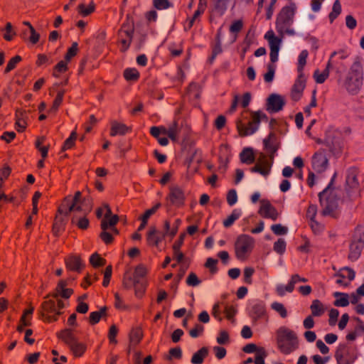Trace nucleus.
I'll return each mask as SVG.
<instances>
[{"instance_id": "obj_5", "label": "nucleus", "mask_w": 364, "mask_h": 364, "mask_svg": "<svg viewBox=\"0 0 364 364\" xmlns=\"http://www.w3.org/2000/svg\"><path fill=\"white\" fill-rule=\"evenodd\" d=\"M334 356L338 364H352L357 358V350L347 344H339Z\"/></svg>"}, {"instance_id": "obj_33", "label": "nucleus", "mask_w": 364, "mask_h": 364, "mask_svg": "<svg viewBox=\"0 0 364 364\" xmlns=\"http://www.w3.org/2000/svg\"><path fill=\"white\" fill-rule=\"evenodd\" d=\"M264 313L265 305L263 303L259 302L252 306L251 309V315L254 318L258 319L262 317Z\"/></svg>"}, {"instance_id": "obj_46", "label": "nucleus", "mask_w": 364, "mask_h": 364, "mask_svg": "<svg viewBox=\"0 0 364 364\" xmlns=\"http://www.w3.org/2000/svg\"><path fill=\"white\" fill-rule=\"evenodd\" d=\"M124 77L128 81H136L139 77V73L135 68H127L124 71Z\"/></svg>"}, {"instance_id": "obj_20", "label": "nucleus", "mask_w": 364, "mask_h": 364, "mask_svg": "<svg viewBox=\"0 0 364 364\" xmlns=\"http://www.w3.org/2000/svg\"><path fill=\"white\" fill-rule=\"evenodd\" d=\"M164 238L165 234L157 230L154 226L151 227L147 232L146 240L150 246L157 247Z\"/></svg>"}, {"instance_id": "obj_44", "label": "nucleus", "mask_w": 364, "mask_h": 364, "mask_svg": "<svg viewBox=\"0 0 364 364\" xmlns=\"http://www.w3.org/2000/svg\"><path fill=\"white\" fill-rule=\"evenodd\" d=\"M241 215V213L238 210H234L232 213L223 221V225L225 228L230 227L234 222L237 220Z\"/></svg>"}, {"instance_id": "obj_11", "label": "nucleus", "mask_w": 364, "mask_h": 364, "mask_svg": "<svg viewBox=\"0 0 364 364\" xmlns=\"http://www.w3.org/2000/svg\"><path fill=\"white\" fill-rule=\"evenodd\" d=\"M65 306V304L59 299H53L51 297L43 301L41 306V311L46 313H54L56 315H60L62 313L60 311L61 309Z\"/></svg>"}, {"instance_id": "obj_43", "label": "nucleus", "mask_w": 364, "mask_h": 364, "mask_svg": "<svg viewBox=\"0 0 364 364\" xmlns=\"http://www.w3.org/2000/svg\"><path fill=\"white\" fill-rule=\"evenodd\" d=\"M341 13V5L339 0H336L333 4L332 11L329 14L328 18L332 23Z\"/></svg>"}, {"instance_id": "obj_13", "label": "nucleus", "mask_w": 364, "mask_h": 364, "mask_svg": "<svg viewBox=\"0 0 364 364\" xmlns=\"http://www.w3.org/2000/svg\"><path fill=\"white\" fill-rule=\"evenodd\" d=\"M260 208L258 213L264 218H270L276 220L279 217V213L277 209L270 203L268 200L262 199L260 200Z\"/></svg>"}, {"instance_id": "obj_15", "label": "nucleus", "mask_w": 364, "mask_h": 364, "mask_svg": "<svg viewBox=\"0 0 364 364\" xmlns=\"http://www.w3.org/2000/svg\"><path fill=\"white\" fill-rule=\"evenodd\" d=\"M328 162L324 149H319L312 157L313 168L317 172L324 171L328 166Z\"/></svg>"}, {"instance_id": "obj_29", "label": "nucleus", "mask_w": 364, "mask_h": 364, "mask_svg": "<svg viewBox=\"0 0 364 364\" xmlns=\"http://www.w3.org/2000/svg\"><path fill=\"white\" fill-rule=\"evenodd\" d=\"M310 309L313 316H321L325 312L324 306L318 299H315L312 301Z\"/></svg>"}, {"instance_id": "obj_7", "label": "nucleus", "mask_w": 364, "mask_h": 364, "mask_svg": "<svg viewBox=\"0 0 364 364\" xmlns=\"http://www.w3.org/2000/svg\"><path fill=\"white\" fill-rule=\"evenodd\" d=\"M254 247V239L247 235H240L235 245V255L237 259H244L246 255L251 252Z\"/></svg>"}, {"instance_id": "obj_54", "label": "nucleus", "mask_w": 364, "mask_h": 364, "mask_svg": "<svg viewBox=\"0 0 364 364\" xmlns=\"http://www.w3.org/2000/svg\"><path fill=\"white\" fill-rule=\"evenodd\" d=\"M273 249L277 253L282 255L286 250L285 240L283 238L278 239L277 241L274 242Z\"/></svg>"}, {"instance_id": "obj_39", "label": "nucleus", "mask_w": 364, "mask_h": 364, "mask_svg": "<svg viewBox=\"0 0 364 364\" xmlns=\"http://www.w3.org/2000/svg\"><path fill=\"white\" fill-rule=\"evenodd\" d=\"M143 333L139 328H134L129 334V341L131 344L137 345L141 340Z\"/></svg>"}, {"instance_id": "obj_35", "label": "nucleus", "mask_w": 364, "mask_h": 364, "mask_svg": "<svg viewBox=\"0 0 364 364\" xmlns=\"http://www.w3.org/2000/svg\"><path fill=\"white\" fill-rule=\"evenodd\" d=\"M101 228L102 229V232L100 233V238L105 244H110L113 241L112 235L106 231L107 229V221L106 220H102L101 222Z\"/></svg>"}, {"instance_id": "obj_59", "label": "nucleus", "mask_w": 364, "mask_h": 364, "mask_svg": "<svg viewBox=\"0 0 364 364\" xmlns=\"http://www.w3.org/2000/svg\"><path fill=\"white\" fill-rule=\"evenodd\" d=\"M267 70H268L267 72L264 75V79L266 82L269 83V82H272L274 77L275 65L273 63L268 64Z\"/></svg>"}, {"instance_id": "obj_60", "label": "nucleus", "mask_w": 364, "mask_h": 364, "mask_svg": "<svg viewBox=\"0 0 364 364\" xmlns=\"http://www.w3.org/2000/svg\"><path fill=\"white\" fill-rule=\"evenodd\" d=\"M327 146L329 148L330 151L334 154L338 155L341 153L342 151V146L340 141H336L335 142H331V144L326 141Z\"/></svg>"}, {"instance_id": "obj_42", "label": "nucleus", "mask_w": 364, "mask_h": 364, "mask_svg": "<svg viewBox=\"0 0 364 364\" xmlns=\"http://www.w3.org/2000/svg\"><path fill=\"white\" fill-rule=\"evenodd\" d=\"M67 283L64 280L59 281L55 291L45 296V299H48L50 297H53V299H58L60 296V292H61L63 289H65V287Z\"/></svg>"}, {"instance_id": "obj_48", "label": "nucleus", "mask_w": 364, "mask_h": 364, "mask_svg": "<svg viewBox=\"0 0 364 364\" xmlns=\"http://www.w3.org/2000/svg\"><path fill=\"white\" fill-rule=\"evenodd\" d=\"M77 139V132L75 131L72 132L70 136L65 141L62 147V151H64L67 149H70L75 145V141Z\"/></svg>"}, {"instance_id": "obj_45", "label": "nucleus", "mask_w": 364, "mask_h": 364, "mask_svg": "<svg viewBox=\"0 0 364 364\" xmlns=\"http://www.w3.org/2000/svg\"><path fill=\"white\" fill-rule=\"evenodd\" d=\"M346 183L352 188H355L358 186L359 183L357 178L355 169L349 170L346 178Z\"/></svg>"}, {"instance_id": "obj_4", "label": "nucleus", "mask_w": 364, "mask_h": 364, "mask_svg": "<svg viewBox=\"0 0 364 364\" xmlns=\"http://www.w3.org/2000/svg\"><path fill=\"white\" fill-rule=\"evenodd\" d=\"M296 6L294 4L283 7L277 15L276 20L277 31L283 36L284 33L290 36L295 34L291 26L294 21Z\"/></svg>"}, {"instance_id": "obj_37", "label": "nucleus", "mask_w": 364, "mask_h": 364, "mask_svg": "<svg viewBox=\"0 0 364 364\" xmlns=\"http://www.w3.org/2000/svg\"><path fill=\"white\" fill-rule=\"evenodd\" d=\"M333 296L335 297L341 296L340 299H338L334 301L333 304L336 306L345 307V306H347L350 303L349 296L348 294L341 293V292H335L333 294Z\"/></svg>"}, {"instance_id": "obj_9", "label": "nucleus", "mask_w": 364, "mask_h": 364, "mask_svg": "<svg viewBox=\"0 0 364 364\" xmlns=\"http://www.w3.org/2000/svg\"><path fill=\"white\" fill-rule=\"evenodd\" d=\"M264 149L267 156L274 159V156L279 148L280 141L274 131H271L268 136L263 140Z\"/></svg>"}, {"instance_id": "obj_31", "label": "nucleus", "mask_w": 364, "mask_h": 364, "mask_svg": "<svg viewBox=\"0 0 364 364\" xmlns=\"http://www.w3.org/2000/svg\"><path fill=\"white\" fill-rule=\"evenodd\" d=\"M58 338L63 340L68 346L76 340V338L73 333V330L70 328H65L62 330L58 333Z\"/></svg>"}, {"instance_id": "obj_28", "label": "nucleus", "mask_w": 364, "mask_h": 364, "mask_svg": "<svg viewBox=\"0 0 364 364\" xmlns=\"http://www.w3.org/2000/svg\"><path fill=\"white\" fill-rule=\"evenodd\" d=\"M208 355V348L203 347L196 353H195L191 358V363L193 364H202L204 358Z\"/></svg>"}, {"instance_id": "obj_1", "label": "nucleus", "mask_w": 364, "mask_h": 364, "mask_svg": "<svg viewBox=\"0 0 364 364\" xmlns=\"http://www.w3.org/2000/svg\"><path fill=\"white\" fill-rule=\"evenodd\" d=\"M276 341L279 351L289 355L299 348V339L296 333L286 326H282L276 332Z\"/></svg>"}, {"instance_id": "obj_58", "label": "nucleus", "mask_w": 364, "mask_h": 364, "mask_svg": "<svg viewBox=\"0 0 364 364\" xmlns=\"http://www.w3.org/2000/svg\"><path fill=\"white\" fill-rule=\"evenodd\" d=\"M267 356V353L263 347H260L257 353L255 355V364H264V358Z\"/></svg>"}, {"instance_id": "obj_38", "label": "nucleus", "mask_w": 364, "mask_h": 364, "mask_svg": "<svg viewBox=\"0 0 364 364\" xmlns=\"http://www.w3.org/2000/svg\"><path fill=\"white\" fill-rule=\"evenodd\" d=\"M134 34V26L129 23H123L121 29L119 31V36L124 38H130L132 40Z\"/></svg>"}, {"instance_id": "obj_25", "label": "nucleus", "mask_w": 364, "mask_h": 364, "mask_svg": "<svg viewBox=\"0 0 364 364\" xmlns=\"http://www.w3.org/2000/svg\"><path fill=\"white\" fill-rule=\"evenodd\" d=\"M363 247V244L361 239L359 240L358 242L352 243L350 247L348 258L352 261L358 259L361 254Z\"/></svg>"}, {"instance_id": "obj_17", "label": "nucleus", "mask_w": 364, "mask_h": 364, "mask_svg": "<svg viewBox=\"0 0 364 364\" xmlns=\"http://www.w3.org/2000/svg\"><path fill=\"white\" fill-rule=\"evenodd\" d=\"M305 85L306 80L304 75L299 74L291 89V97L293 100L298 101L301 98Z\"/></svg>"}, {"instance_id": "obj_53", "label": "nucleus", "mask_w": 364, "mask_h": 364, "mask_svg": "<svg viewBox=\"0 0 364 364\" xmlns=\"http://www.w3.org/2000/svg\"><path fill=\"white\" fill-rule=\"evenodd\" d=\"M271 307L273 310L277 311L282 318L287 316V311L282 303L274 302L272 304Z\"/></svg>"}, {"instance_id": "obj_34", "label": "nucleus", "mask_w": 364, "mask_h": 364, "mask_svg": "<svg viewBox=\"0 0 364 364\" xmlns=\"http://www.w3.org/2000/svg\"><path fill=\"white\" fill-rule=\"evenodd\" d=\"M146 273L147 269L143 264L136 266L134 272V284H140L141 279L144 277Z\"/></svg>"}, {"instance_id": "obj_23", "label": "nucleus", "mask_w": 364, "mask_h": 364, "mask_svg": "<svg viewBox=\"0 0 364 364\" xmlns=\"http://www.w3.org/2000/svg\"><path fill=\"white\" fill-rule=\"evenodd\" d=\"M67 217L68 216H65L64 214H59L57 211V215L53 225V232L54 235H58L60 231L64 230L67 223Z\"/></svg>"}, {"instance_id": "obj_62", "label": "nucleus", "mask_w": 364, "mask_h": 364, "mask_svg": "<svg viewBox=\"0 0 364 364\" xmlns=\"http://www.w3.org/2000/svg\"><path fill=\"white\" fill-rule=\"evenodd\" d=\"M77 50H78L77 43L74 42L72 44L71 47L69 48V49L68 50V52L66 53V54L65 55V61H67V62L70 61L73 57H74L75 55H77Z\"/></svg>"}, {"instance_id": "obj_21", "label": "nucleus", "mask_w": 364, "mask_h": 364, "mask_svg": "<svg viewBox=\"0 0 364 364\" xmlns=\"http://www.w3.org/2000/svg\"><path fill=\"white\" fill-rule=\"evenodd\" d=\"M65 264L67 269L71 271L80 272L83 267V264L81 262L80 257L76 255H72L68 257L65 259Z\"/></svg>"}, {"instance_id": "obj_56", "label": "nucleus", "mask_w": 364, "mask_h": 364, "mask_svg": "<svg viewBox=\"0 0 364 364\" xmlns=\"http://www.w3.org/2000/svg\"><path fill=\"white\" fill-rule=\"evenodd\" d=\"M161 205L160 203H157L151 208L146 210L145 211L144 214L142 215L139 218V219L141 220H145V221L148 222L149 218L157 211V210L161 207Z\"/></svg>"}, {"instance_id": "obj_52", "label": "nucleus", "mask_w": 364, "mask_h": 364, "mask_svg": "<svg viewBox=\"0 0 364 364\" xmlns=\"http://www.w3.org/2000/svg\"><path fill=\"white\" fill-rule=\"evenodd\" d=\"M64 94H65L64 90H62V91H60L58 92L57 96L53 101L52 107L50 109L49 112H55L58 110V107H60V105H61V103L63 102Z\"/></svg>"}, {"instance_id": "obj_32", "label": "nucleus", "mask_w": 364, "mask_h": 364, "mask_svg": "<svg viewBox=\"0 0 364 364\" xmlns=\"http://www.w3.org/2000/svg\"><path fill=\"white\" fill-rule=\"evenodd\" d=\"M68 346L76 357H80L86 350L85 345L82 343L78 342L77 339Z\"/></svg>"}, {"instance_id": "obj_8", "label": "nucleus", "mask_w": 364, "mask_h": 364, "mask_svg": "<svg viewBox=\"0 0 364 364\" xmlns=\"http://www.w3.org/2000/svg\"><path fill=\"white\" fill-rule=\"evenodd\" d=\"M264 38L268 41L270 48V60L274 63L278 60L279 51L282 43V38L275 36L272 30L268 31L265 35Z\"/></svg>"}, {"instance_id": "obj_50", "label": "nucleus", "mask_w": 364, "mask_h": 364, "mask_svg": "<svg viewBox=\"0 0 364 364\" xmlns=\"http://www.w3.org/2000/svg\"><path fill=\"white\" fill-rule=\"evenodd\" d=\"M5 33L4 38L7 41L13 40L14 37L16 35V31L13 28V26L10 22H8L4 28Z\"/></svg>"}, {"instance_id": "obj_64", "label": "nucleus", "mask_w": 364, "mask_h": 364, "mask_svg": "<svg viewBox=\"0 0 364 364\" xmlns=\"http://www.w3.org/2000/svg\"><path fill=\"white\" fill-rule=\"evenodd\" d=\"M200 282L201 281L194 272H191L186 279V284L190 287H196L199 285Z\"/></svg>"}, {"instance_id": "obj_24", "label": "nucleus", "mask_w": 364, "mask_h": 364, "mask_svg": "<svg viewBox=\"0 0 364 364\" xmlns=\"http://www.w3.org/2000/svg\"><path fill=\"white\" fill-rule=\"evenodd\" d=\"M130 129L124 124L112 121L111 122L110 135L114 136L116 135H124Z\"/></svg>"}, {"instance_id": "obj_26", "label": "nucleus", "mask_w": 364, "mask_h": 364, "mask_svg": "<svg viewBox=\"0 0 364 364\" xmlns=\"http://www.w3.org/2000/svg\"><path fill=\"white\" fill-rule=\"evenodd\" d=\"M240 161L243 164H252L255 161V156L253 149L245 148L240 154Z\"/></svg>"}, {"instance_id": "obj_36", "label": "nucleus", "mask_w": 364, "mask_h": 364, "mask_svg": "<svg viewBox=\"0 0 364 364\" xmlns=\"http://www.w3.org/2000/svg\"><path fill=\"white\" fill-rule=\"evenodd\" d=\"M230 0H217L213 12L221 16L226 11Z\"/></svg>"}, {"instance_id": "obj_16", "label": "nucleus", "mask_w": 364, "mask_h": 364, "mask_svg": "<svg viewBox=\"0 0 364 364\" xmlns=\"http://www.w3.org/2000/svg\"><path fill=\"white\" fill-rule=\"evenodd\" d=\"M307 279L304 277H301L299 274H294L291 276L289 284L287 286L279 284L277 287L276 291L279 296H284L286 292H292L294 289V285L298 282H306Z\"/></svg>"}, {"instance_id": "obj_30", "label": "nucleus", "mask_w": 364, "mask_h": 364, "mask_svg": "<svg viewBox=\"0 0 364 364\" xmlns=\"http://www.w3.org/2000/svg\"><path fill=\"white\" fill-rule=\"evenodd\" d=\"M71 223L75 224L81 230H86L89 227V220L86 218L85 213H83L82 217L73 215Z\"/></svg>"}, {"instance_id": "obj_41", "label": "nucleus", "mask_w": 364, "mask_h": 364, "mask_svg": "<svg viewBox=\"0 0 364 364\" xmlns=\"http://www.w3.org/2000/svg\"><path fill=\"white\" fill-rule=\"evenodd\" d=\"M308 55L309 53L306 50H302L299 55L297 70L300 75H304L303 70L306 64Z\"/></svg>"}, {"instance_id": "obj_40", "label": "nucleus", "mask_w": 364, "mask_h": 364, "mask_svg": "<svg viewBox=\"0 0 364 364\" xmlns=\"http://www.w3.org/2000/svg\"><path fill=\"white\" fill-rule=\"evenodd\" d=\"M180 132V129L178 126V122L174 121L167 129V135L173 141H176L178 139V134Z\"/></svg>"}, {"instance_id": "obj_51", "label": "nucleus", "mask_w": 364, "mask_h": 364, "mask_svg": "<svg viewBox=\"0 0 364 364\" xmlns=\"http://www.w3.org/2000/svg\"><path fill=\"white\" fill-rule=\"evenodd\" d=\"M329 73L330 72L328 71V70H324L321 73L318 70H316L314 71V77L317 83L322 84L328 77Z\"/></svg>"}, {"instance_id": "obj_47", "label": "nucleus", "mask_w": 364, "mask_h": 364, "mask_svg": "<svg viewBox=\"0 0 364 364\" xmlns=\"http://www.w3.org/2000/svg\"><path fill=\"white\" fill-rule=\"evenodd\" d=\"M77 10L80 14L82 16H87L91 14L95 11V4L92 1L88 6H86L84 4H81L78 6Z\"/></svg>"}, {"instance_id": "obj_55", "label": "nucleus", "mask_w": 364, "mask_h": 364, "mask_svg": "<svg viewBox=\"0 0 364 364\" xmlns=\"http://www.w3.org/2000/svg\"><path fill=\"white\" fill-rule=\"evenodd\" d=\"M67 61L61 60L60 61L53 69V75L55 77H58L59 73H65L68 70Z\"/></svg>"}, {"instance_id": "obj_14", "label": "nucleus", "mask_w": 364, "mask_h": 364, "mask_svg": "<svg viewBox=\"0 0 364 364\" xmlns=\"http://www.w3.org/2000/svg\"><path fill=\"white\" fill-rule=\"evenodd\" d=\"M285 105L283 97L277 94L270 95L266 104V109L269 112H278L281 111Z\"/></svg>"}, {"instance_id": "obj_3", "label": "nucleus", "mask_w": 364, "mask_h": 364, "mask_svg": "<svg viewBox=\"0 0 364 364\" xmlns=\"http://www.w3.org/2000/svg\"><path fill=\"white\" fill-rule=\"evenodd\" d=\"M319 201L322 207L321 215L337 218L339 216L338 200L337 195L329 186L318 194Z\"/></svg>"}, {"instance_id": "obj_2", "label": "nucleus", "mask_w": 364, "mask_h": 364, "mask_svg": "<svg viewBox=\"0 0 364 364\" xmlns=\"http://www.w3.org/2000/svg\"><path fill=\"white\" fill-rule=\"evenodd\" d=\"M247 112H250V121L247 124L240 119L236 121L237 132L239 135L242 137L255 134L259 129V124L262 121H268V117L261 110H247Z\"/></svg>"}, {"instance_id": "obj_6", "label": "nucleus", "mask_w": 364, "mask_h": 364, "mask_svg": "<svg viewBox=\"0 0 364 364\" xmlns=\"http://www.w3.org/2000/svg\"><path fill=\"white\" fill-rule=\"evenodd\" d=\"M274 163V158L260 152L256 160L255 165L250 168L252 173H258L266 177L270 172Z\"/></svg>"}, {"instance_id": "obj_12", "label": "nucleus", "mask_w": 364, "mask_h": 364, "mask_svg": "<svg viewBox=\"0 0 364 364\" xmlns=\"http://www.w3.org/2000/svg\"><path fill=\"white\" fill-rule=\"evenodd\" d=\"M166 198L169 200L171 205L180 207L184 204L186 198L183 190L178 186H173L170 188Z\"/></svg>"}, {"instance_id": "obj_49", "label": "nucleus", "mask_w": 364, "mask_h": 364, "mask_svg": "<svg viewBox=\"0 0 364 364\" xmlns=\"http://www.w3.org/2000/svg\"><path fill=\"white\" fill-rule=\"evenodd\" d=\"M90 262L94 267H102L105 264L106 260L97 253H94L90 258Z\"/></svg>"}, {"instance_id": "obj_10", "label": "nucleus", "mask_w": 364, "mask_h": 364, "mask_svg": "<svg viewBox=\"0 0 364 364\" xmlns=\"http://www.w3.org/2000/svg\"><path fill=\"white\" fill-rule=\"evenodd\" d=\"M81 202H72L69 198H65L58 209L59 214H64L68 216L69 214L73 213L77 215V213L82 212Z\"/></svg>"}, {"instance_id": "obj_19", "label": "nucleus", "mask_w": 364, "mask_h": 364, "mask_svg": "<svg viewBox=\"0 0 364 364\" xmlns=\"http://www.w3.org/2000/svg\"><path fill=\"white\" fill-rule=\"evenodd\" d=\"M347 75L363 81V67L360 57L357 56L355 58Z\"/></svg>"}, {"instance_id": "obj_63", "label": "nucleus", "mask_w": 364, "mask_h": 364, "mask_svg": "<svg viewBox=\"0 0 364 364\" xmlns=\"http://www.w3.org/2000/svg\"><path fill=\"white\" fill-rule=\"evenodd\" d=\"M271 230L276 235H284L288 232V228L281 224L272 225Z\"/></svg>"}, {"instance_id": "obj_22", "label": "nucleus", "mask_w": 364, "mask_h": 364, "mask_svg": "<svg viewBox=\"0 0 364 364\" xmlns=\"http://www.w3.org/2000/svg\"><path fill=\"white\" fill-rule=\"evenodd\" d=\"M26 112L21 109H17L15 114L16 127L18 132H23L26 127Z\"/></svg>"}, {"instance_id": "obj_61", "label": "nucleus", "mask_w": 364, "mask_h": 364, "mask_svg": "<svg viewBox=\"0 0 364 364\" xmlns=\"http://www.w3.org/2000/svg\"><path fill=\"white\" fill-rule=\"evenodd\" d=\"M218 259L209 257L207 259L205 267L209 269L211 274H215L218 272L217 268Z\"/></svg>"}, {"instance_id": "obj_27", "label": "nucleus", "mask_w": 364, "mask_h": 364, "mask_svg": "<svg viewBox=\"0 0 364 364\" xmlns=\"http://www.w3.org/2000/svg\"><path fill=\"white\" fill-rule=\"evenodd\" d=\"M107 308L106 306L102 307L100 311H93L90 314L89 322L91 325L97 323L101 318L107 316Z\"/></svg>"}, {"instance_id": "obj_18", "label": "nucleus", "mask_w": 364, "mask_h": 364, "mask_svg": "<svg viewBox=\"0 0 364 364\" xmlns=\"http://www.w3.org/2000/svg\"><path fill=\"white\" fill-rule=\"evenodd\" d=\"M363 86V80L346 76L344 82V87L347 92L353 95H357Z\"/></svg>"}, {"instance_id": "obj_57", "label": "nucleus", "mask_w": 364, "mask_h": 364, "mask_svg": "<svg viewBox=\"0 0 364 364\" xmlns=\"http://www.w3.org/2000/svg\"><path fill=\"white\" fill-rule=\"evenodd\" d=\"M22 60L21 57L19 55H16L14 58H12L7 63V65L5 68L4 73H8L12 70H14L16 65L21 62Z\"/></svg>"}]
</instances>
